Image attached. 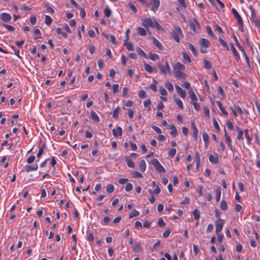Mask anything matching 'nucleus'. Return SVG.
Returning a JSON list of instances; mask_svg holds the SVG:
<instances>
[{"instance_id": "59", "label": "nucleus", "mask_w": 260, "mask_h": 260, "mask_svg": "<svg viewBox=\"0 0 260 260\" xmlns=\"http://www.w3.org/2000/svg\"><path fill=\"white\" fill-rule=\"evenodd\" d=\"M224 133H225L224 137H225V139L227 143H230V142H232L231 139L230 137L227 134L225 128H224Z\"/></svg>"}, {"instance_id": "21", "label": "nucleus", "mask_w": 260, "mask_h": 260, "mask_svg": "<svg viewBox=\"0 0 260 260\" xmlns=\"http://www.w3.org/2000/svg\"><path fill=\"white\" fill-rule=\"evenodd\" d=\"M170 128L171 129L170 132V135L173 137H176L177 135V131L175 125L173 124L171 125Z\"/></svg>"}, {"instance_id": "34", "label": "nucleus", "mask_w": 260, "mask_h": 260, "mask_svg": "<svg viewBox=\"0 0 260 260\" xmlns=\"http://www.w3.org/2000/svg\"><path fill=\"white\" fill-rule=\"evenodd\" d=\"M203 62H204V67L205 68L207 69H209L211 68L212 64L210 61H209L208 60L204 59L203 61Z\"/></svg>"}, {"instance_id": "24", "label": "nucleus", "mask_w": 260, "mask_h": 260, "mask_svg": "<svg viewBox=\"0 0 260 260\" xmlns=\"http://www.w3.org/2000/svg\"><path fill=\"white\" fill-rule=\"evenodd\" d=\"M44 7L47 9V11L48 13L50 14H54V10L51 7L49 4L47 3H44Z\"/></svg>"}, {"instance_id": "3", "label": "nucleus", "mask_w": 260, "mask_h": 260, "mask_svg": "<svg viewBox=\"0 0 260 260\" xmlns=\"http://www.w3.org/2000/svg\"><path fill=\"white\" fill-rule=\"evenodd\" d=\"M157 66L160 73L165 76L167 75L168 72H170V67L169 62L167 60L165 61V65L161 63H158Z\"/></svg>"}, {"instance_id": "1", "label": "nucleus", "mask_w": 260, "mask_h": 260, "mask_svg": "<svg viewBox=\"0 0 260 260\" xmlns=\"http://www.w3.org/2000/svg\"><path fill=\"white\" fill-rule=\"evenodd\" d=\"M142 25L145 27H151L152 28H156L158 30H161L163 28L154 20H152L150 18H147L145 19H142Z\"/></svg>"}, {"instance_id": "20", "label": "nucleus", "mask_w": 260, "mask_h": 260, "mask_svg": "<svg viewBox=\"0 0 260 260\" xmlns=\"http://www.w3.org/2000/svg\"><path fill=\"white\" fill-rule=\"evenodd\" d=\"M144 69L148 73H152V72H156L155 70H154L153 68L149 64L144 63Z\"/></svg>"}, {"instance_id": "52", "label": "nucleus", "mask_w": 260, "mask_h": 260, "mask_svg": "<svg viewBox=\"0 0 260 260\" xmlns=\"http://www.w3.org/2000/svg\"><path fill=\"white\" fill-rule=\"evenodd\" d=\"M176 153V150L175 148H172L169 150V154L171 157H173Z\"/></svg>"}, {"instance_id": "50", "label": "nucleus", "mask_w": 260, "mask_h": 260, "mask_svg": "<svg viewBox=\"0 0 260 260\" xmlns=\"http://www.w3.org/2000/svg\"><path fill=\"white\" fill-rule=\"evenodd\" d=\"M146 92L144 90H140L139 92V96L140 98L144 99L146 98Z\"/></svg>"}, {"instance_id": "29", "label": "nucleus", "mask_w": 260, "mask_h": 260, "mask_svg": "<svg viewBox=\"0 0 260 260\" xmlns=\"http://www.w3.org/2000/svg\"><path fill=\"white\" fill-rule=\"evenodd\" d=\"M165 87L167 88V89L170 91H173L174 89L173 85V84L170 83L169 81L165 82Z\"/></svg>"}, {"instance_id": "53", "label": "nucleus", "mask_w": 260, "mask_h": 260, "mask_svg": "<svg viewBox=\"0 0 260 260\" xmlns=\"http://www.w3.org/2000/svg\"><path fill=\"white\" fill-rule=\"evenodd\" d=\"M157 224L158 226L160 227H164L166 224L165 222L164 221L163 219L161 218H158Z\"/></svg>"}, {"instance_id": "46", "label": "nucleus", "mask_w": 260, "mask_h": 260, "mask_svg": "<svg viewBox=\"0 0 260 260\" xmlns=\"http://www.w3.org/2000/svg\"><path fill=\"white\" fill-rule=\"evenodd\" d=\"M203 139L204 142H209V137L208 134L206 132H204L202 134Z\"/></svg>"}, {"instance_id": "40", "label": "nucleus", "mask_w": 260, "mask_h": 260, "mask_svg": "<svg viewBox=\"0 0 260 260\" xmlns=\"http://www.w3.org/2000/svg\"><path fill=\"white\" fill-rule=\"evenodd\" d=\"M137 52L139 55L142 56L144 58H147V54L144 52V51L141 48H138L137 49Z\"/></svg>"}, {"instance_id": "22", "label": "nucleus", "mask_w": 260, "mask_h": 260, "mask_svg": "<svg viewBox=\"0 0 260 260\" xmlns=\"http://www.w3.org/2000/svg\"><path fill=\"white\" fill-rule=\"evenodd\" d=\"M188 92L190 95V98L193 101V102L198 101V99L196 96V95L195 93L193 92V89L192 88H190L189 89Z\"/></svg>"}, {"instance_id": "43", "label": "nucleus", "mask_w": 260, "mask_h": 260, "mask_svg": "<svg viewBox=\"0 0 260 260\" xmlns=\"http://www.w3.org/2000/svg\"><path fill=\"white\" fill-rule=\"evenodd\" d=\"M139 215V212L136 210H133L129 215L130 218L137 216Z\"/></svg>"}, {"instance_id": "56", "label": "nucleus", "mask_w": 260, "mask_h": 260, "mask_svg": "<svg viewBox=\"0 0 260 260\" xmlns=\"http://www.w3.org/2000/svg\"><path fill=\"white\" fill-rule=\"evenodd\" d=\"M226 123L228 128L230 130H233L234 128V126L232 122L230 120H226Z\"/></svg>"}, {"instance_id": "25", "label": "nucleus", "mask_w": 260, "mask_h": 260, "mask_svg": "<svg viewBox=\"0 0 260 260\" xmlns=\"http://www.w3.org/2000/svg\"><path fill=\"white\" fill-rule=\"evenodd\" d=\"M137 30L138 34L141 36H145L147 35L146 30L141 27H137Z\"/></svg>"}, {"instance_id": "9", "label": "nucleus", "mask_w": 260, "mask_h": 260, "mask_svg": "<svg viewBox=\"0 0 260 260\" xmlns=\"http://www.w3.org/2000/svg\"><path fill=\"white\" fill-rule=\"evenodd\" d=\"M1 20L5 22H8L11 20V16L6 13H3L1 15Z\"/></svg>"}, {"instance_id": "7", "label": "nucleus", "mask_w": 260, "mask_h": 260, "mask_svg": "<svg viewBox=\"0 0 260 260\" xmlns=\"http://www.w3.org/2000/svg\"><path fill=\"white\" fill-rule=\"evenodd\" d=\"M153 190L149 189V192L152 193L158 194L160 192V189L157 184H156L154 181L152 182Z\"/></svg>"}, {"instance_id": "38", "label": "nucleus", "mask_w": 260, "mask_h": 260, "mask_svg": "<svg viewBox=\"0 0 260 260\" xmlns=\"http://www.w3.org/2000/svg\"><path fill=\"white\" fill-rule=\"evenodd\" d=\"M206 31L208 34L212 37L213 38H215L214 35L212 30L211 27L209 25L206 26Z\"/></svg>"}, {"instance_id": "45", "label": "nucleus", "mask_w": 260, "mask_h": 260, "mask_svg": "<svg viewBox=\"0 0 260 260\" xmlns=\"http://www.w3.org/2000/svg\"><path fill=\"white\" fill-rule=\"evenodd\" d=\"M159 91L161 95L166 96L168 93L166 90L163 87H160L159 88Z\"/></svg>"}, {"instance_id": "36", "label": "nucleus", "mask_w": 260, "mask_h": 260, "mask_svg": "<svg viewBox=\"0 0 260 260\" xmlns=\"http://www.w3.org/2000/svg\"><path fill=\"white\" fill-rule=\"evenodd\" d=\"M122 135V128L118 126L116 129H115V137H118L119 136H121Z\"/></svg>"}, {"instance_id": "58", "label": "nucleus", "mask_w": 260, "mask_h": 260, "mask_svg": "<svg viewBox=\"0 0 260 260\" xmlns=\"http://www.w3.org/2000/svg\"><path fill=\"white\" fill-rule=\"evenodd\" d=\"M204 112L205 115L209 118L210 117V111L208 107L205 106L204 107Z\"/></svg>"}, {"instance_id": "13", "label": "nucleus", "mask_w": 260, "mask_h": 260, "mask_svg": "<svg viewBox=\"0 0 260 260\" xmlns=\"http://www.w3.org/2000/svg\"><path fill=\"white\" fill-rule=\"evenodd\" d=\"M174 75L180 79H185L186 78V74L181 72V70L175 71Z\"/></svg>"}, {"instance_id": "33", "label": "nucleus", "mask_w": 260, "mask_h": 260, "mask_svg": "<svg viewBox=\"0 0 260 260\" xmlns=\"http://www.w3.org/2000/svg\"><path fill=\"white\" fill-rule=\"evenodd\" d=\"M194 218L196 220H198L200 218V211L198 209H194L192 212Z\"/></svg>"}, {"instance_id": "57", "label": "nucleus", "mask_w": 260, "mask_h": 260, "mask_svg": "<svg viewBox=\"0 0 260 260\" xmlns=\"http://www.w3.org/2000/svg\"><path fill=\"white\" fill-rule=\"evenodd\" d=\"M129 5V9L134 12V13H136L137 11V9L136 8V7H135V6L133 4H132V3H129L128 4Z\"/></svg>"}, {"instance_id": "2", "label": "nucleus", "mask_w": 260, "mask_h": 260, "mask_svg": "<svg viewBox=\"0 0 260 260\" xmlns=\"http://www.w3.org/2000/svg\"><path fill=\"white\" fill-rule=\"evenodd\" d=\"M175 30H172L171 34L172 37L176 41L179 43L180 41L179 36H183L181 28L178 26H175Z\"/></svg>"}, {"instance_id": "47", "label": "nucleus", "mask_w": 260, "mask_h": 260, "mask_svg": "<svg viewBox=\"0 0 260 260\" xmlns=\"http://www.w3.org/2000/svg\"><path fill=\"white\" fill-rule=\"evenodd\" d=\"M106 190H107V192L109 193H112L113 192V191L114 190L113 185V184H109L106 188Z\"/></svg>"}, {"instance_id": "5", "label": "nucleus", "mask_w": 260, "mask_h": 260, "mask_svg": "<svg viewBox=\"0 0 260 260\" xmlns=\"http://www.w3.org/2000/svg\"><path fill=\"white\" fill-rule=\"evenodd\" d=\"M224 224L223 220L221 218H218V220L215 222V226H216V233L218 234L219 233L223 228Z\"/></svg>"}, {"instance_id": "62", "label": "nucleus", "mask_w": 260, "mask_h": 260, "mask_svg": "<svg viewBox=\"0 0 260 260\" xmlns=\"http://www.w3.org/2000/svg\"><path fill=\"white\" fill-rule=\"evenodd\" d=\"M133 175L134 178H142L143 177L142 174L137 171L134 172Z\"/></svg>"}, {"instance_id": "28", "label": "nucleus", "mask_w": 260, "mask_h": 260, "mask_svg": "<svg viewBox=\"0 0 260 260\" xmlns=\"http://www.w3.org/2000/svg\"><path fill=\"white\" fill-rule=\"evenodd\" d=\"M237 131H238V135L237 136V140H241L243 139V131L239 128V127H237Z\"/></svg>"}, {"instance_id": "35", "label": "nucleus", "mask_w": 260, "mask_h": 260, "mask_svg": "<svg viewBox=\"0 0 260 260\" xmlns=\"http://www.w3.org/2000/svg\"><path fill=\"white\" fill-rule=\"evenodd\" d=\"M220 208L223 211H225L228 209L227 203L224 200H222L220 205Z\"/></svg>"}, {"instance_id": "14", "label": "nucleus", "mask_w": 260, "mask_h": 260, "mask_svg": "<svg viewBox=\"0 0 260 260\" xmlns=\"http://www.w3.org/2000/svg\"><path fill=\"white\" fill-rule=\"evenodd\" d=\"M173 68L175 71L176 70L183 71L185 70L184 66L179 62H177L173 66Z\"/></svg>"}, {"instance_id": "23", "label": "nucleus", "mask_w": 260, "mask_h": 260, "mask_svg": "<svg viewBox=\"0 0 260 260\" xmlns=\"http://www.w3.org/2000/svg\"><path fill=\"white\" fill-rule=\"evenodd\" d=\"M153 43L159 49H162L163 47L161 44L155 38H153Z\"/></svg>"}, {"instance_id": "63", "label": "nucleus", "mask_w": 260, "mask_h": 260, "mask_svg": "<svg viewBox=\"0 0 260 260\" xmlns=\"http://www.w3.org/2000/svg\"><path fill=\"white\" fill-rule=\"evenodd\" d=\"M196 101L194 102H192V104L193 105V107H194V109L197 111H199L200 109V105L199 103H196L195 102Z\"/></svg>"}, {"instance_id": "19", "label": "nucleus", "mask_w": 260, "mask_h": 260, "mask_svg": "<svg viewBox=\"0 0 260 260\" xmlns=\"http://www.w3.org/2000/svg\"><path fill=\"white\" fill-rule=\"evenodd\" d=\"M91 118L94 121L98 122L100 121V118L98 115L94 111H91L90 112Z\"/></svg>"}, {"instance_id": "27", "label": "nucleus", "mask_w": 260, "mask_h": 260, "mask_svg": "<svg viewBox=\"0 0 260 260\" xmlns=\"http://www.w3.org/2000/svg\"><path fill=\"white\" fill-rule=\"evenodd\" d=\"M157 81L155 79H153L152 83L151 84L150 88L154 92L157 91Z\"/></svg>"}, {"instance_id": "54", "label": "nucleus", "mask_w": 260, "mask_h": 260, "mask_svg": "<svg viewBox=\"0 0 260 260\" xmlns=\"http://www.w3.org/2000/svg\"><path fill=\"white\" fill-rule=\"evenodd\" d=\"M79 9L80 11V15H81V18H85V17L86 16V12H85V9L82 7H80V8H79Z\"/></svg>"}, {"instance_id": "48", "label": "nucleus", "mask_w": 260, "mask_h": 260, "mask_svg": "<svg viewBox=\"0 0 260 260\" xmlns=\"http://www.w3.org/2000/svg\"><path fill=\"white\" fill-rule=\"evenodd\" d=\"M3 26L5 27L6 28H7L8 30L13 31L15 30V28L12 25L6 24H3Z\"/></svg>"}, {"instance_id": "44", "label": "nucleus", "mask_w": 260, "mask_h": 260, "mask_svg": "<svg viewBox=\"0 0 260 260\" xmlns=\"http://www.w3.org/2000/svg\"><path fill=\"white\" fill-rule=\"evenodd\" d=\"M219 41L220 42L221 45L223 47H224L225 48H226V49L227 50H229V47L227 44V43L223 40L221 38H219Z\"/></svg>"}, {"instance_id": "16", "label": "nucleus", "mask_w": 260, "mask_h": 260, "mask_svg": "<svg viewBox=\"0 0 260 260\" xmlns=\"http://www.w3.org/2000/svg\"><path fill=\"white\" fill-rule=\"evenodd\" d=\"M209 161L214 164H217L218 162V157L217 156H214L211 154L209 155Z\"/></svg>"}, {"instance_id": "64", "label": "nucleus", "mask_w": 260, "mask_h": 260, "mask_svg": "<svg viewBox=\"0 0 260 260\" xmlns=\"http://www.w3.org/2000/svg\"><path fill=\"white\" fill-rule=\"evenodd\" d=\"M253 22L256 26L260 27V19L254 17V21Z\"/></svg>"}, {"instance_id": "18", "label": "nucleus", "mask_w": 260, "mask_h": 260, "mask_svg": "<svg viewBox=\"0 0 260 260\" xmlns=\"http://www.w3.org/2000/svg\"><path fill=\"white\" fill-rule=\"evenodd\" d=\"M139 168L140 170L143 172L145 171L146 169V164L144 160L142 159L140 161L139 164Z\"/></svg>"}, {"instance_id": "42", "label": "nucleus", "mask_w": 260, "mask_h": 260, "mask_svg": "<svg viewBox=\"0 0 260 260\" xmlns=\"http://www.w3.org/2000/svg\"><path fill=\"white\" fill-rule=\"evenodd\" d=\"M245 137L248 143H250L251 141V139L249 135V131L248 129H245L244 131Z\"/></svg>"}, {"instance_id": "26", "label": "nucleus", "mask_w": 260, "mask_h": 260, "mask_svg": "<svg viewBox=\"0 0 260 260\" xmlns=\"http://www.w3.org/2000/svg\"><path fill=\"white\" fill-rule=\"evenodd\" d=\"M217 106L219 108L220 110L225 115L227 116L228 115V112L225 110L222 107V105L220 101H218L216 102Z\"/></svg>"}, {"instance_id": "31", "label": "nucleus", "mask_w": 260, "mask_h": 260, "mask_svg": "<svg viewBox=\"0 0 260 260\" xmlns=\"http://www.w3.org/2000/svg\"><path fill=\"white\" fill-rule=\"evenodd\" d=\"M141 250L140 244L138 243H135L133 247V251L135 252H139Z\"/></svg>"}, {"instance_id": "11", "label": "nucleus", "mask_w": 260, "mask_h": 260, "mask_svg": "<svg viewBox=\"0 0 260 260\" xmlns=\"http://www.w3.org/2000/svg\"><path fill=\"white\" fill-rule=\"evenodd\" d=\"M199 44L201 47H205L207 48L209 46V42L206 39L201 38L199 40Z\"/></svg>"}, {"instance_id": "37", "label": "nucleus", "mask_w": 260, "mask_h": 260, "mask_svg": "<svg viewBox=\"0 0 260 260\" xmlns=\"http://www.w3.org/2000/svg\"><path fill=\"white\" fill-rule=\"evenodd\" d=\"M149 58L152 60L155 61L159 59V56L155 53H150Z\"/></svg>"}, {"instance_id": "8", "label": "nucleus", "mask_w": 260, "mask_h": 260, "mask_svg": "<svg viewBox=\"0 0 260 260\" xmlns=\"http://www.w3.org/2000/svg\"><path fill=\"white\" fill-rule=\"evenodd\" d=\"M151 2H152V5L151 8V10L153 11L154 12H155L158 10L160 5L159 0H151L150 3Z\"/></svg>"}, {"instance_id": "41", "label": "nucleus", "mask_w": 260, "mask_h": 260, "mask_svg": "<svg viewBox=\"0 0 260 260\" xmlns=\"http://www.w3.org/2000/svg\"><path fill=\"white\" fill-rule=\"evenodd\" d=\"M188 48L191 51L192 53L195 56L197 55L198 53L193 45L190 43H188Z\"/></svg>"}, {"instance_id": "4", "label": "nucleus", "mask_w": 260, "mask_h": 260, "mask_svg": "<svg viewBox=\"0 0 260 260\" xmlns=\"http://www.w3.org/2000/svg\"><path fill=\"white\" fill-rule=\"evenodd\" d=\"M151 163L158 172H166V170L156 158H153L151 161Z\"/></svg>"}, {"instance_id": "17", "label": "nucleus", "mask_w": 260, "mask_h": 260, "mask_svg": "<svg viewBox=\"0 0 260 260\" xmlns=\"http://www.w3.org/2000/svg\"><path fill=\"white\" fill-rule=\"evenodd\" d=\"M173 100L175 102V103L178 105V106L181 109H183V103H182V102L181 101V100L178 97H176L175 96H174L173 97Z\"/></svg>"}, {"instance_id": "32", "label": "nucleus", "mask_w": 260, "mask_h": 260, "mask_svg": "<svg viewBox=\"0 0 260 260\" xmlns=\"http://www.w3.org/2000/svg\"><path fill=\"white\" fill-rule=\"evenodd\" d=\"M52 21V18L49 16H45V22L48 26H50L51 24Z\"/></svg>"}, {"instance_id": "15", "label": "nucleus", "mask_w": 260, "mask_h": 260, "mask_svg": "<svg viewBox=\"0 0 260 260\" xmlns=\"http://www.w3.org/2000/svg\"><path fill=\"white\" fill-rule=\"evenodd\" d=\"M232 12L233 15H234L235 17L236 18L238 22H241V21H243L241 16L238 13V12L236 10V9L233 8L232 9Z\"/></svg>"}, {"instance_id": "60", "label": "nucleus", "mask_w": 260, "mask_h": 260, "mask_svg": "<svg viewBox=\"0 0 260 260\" xmlns=\"http://www.w3.org/2000/svg\"><path fill=\"white\" fill-rule=\"evenodd\" d=\"M135 227L136 229L140 230L142 229V223L140 221H137L135 223Z\"/></svg>"}, {"instance_id": "12", "label": "nucleus", "mask_w": 260, "mask_h": 260, "mask_svg": "<svg viewBox=\"0 0 260 260\" xmlns=\"http://www.w3.org/2000/svg\"><path fill=\"white\" fill-rule=\"evenodd\" d=\"M25 171L27 172H29L32 171H36L38 169V166L37 164H34L32 165H27L25 166Z\"/></svg>"}, {"instance_id": "51", "label": "nucleus", "mask_w": 260, "mask_h": 260, "mask_svg": "<svg viewBox=\"0 0 260 260\" xmlns=\"http://www.w3.org/2000/svg\"><path fill=\"white\" fill-rule=\"evenodd\" d=\"M125 45L128 50H134L133 44L130 42L125 43Z\"/></svg>"}, {"instance_id": "6", "label": "nucleus", "mask_w": 260, "mask_h": 260, "mask_svg": "<svg viewBox=\"0 0 260 260\" xmlns=\"http://www.w3.org/2000/svg\"><path fill=\"white\" fill-rule=\"evenodd\" d=\"M200 28V25L199 22L196 19H194L193 21L189 22V27L191 30L196 32V27Z\"/></svg>"}, {"instance_id": "49", "label": "nucleus", "mask_w": 260, "mask_h": 260, "mask_svg": "<svg viewBox=\"0 0 260 260\" xmlns=\"http://www.w3.org/2000/svg\"><path fill=\"white\" fill-rule=\"evenodd\" d=\"M183 54V58L186 60L187 62H191V59L189 56V55L188 54H187L185 52H183L182 53Z\"/></svg>"}, {"instance_id": "39", "label": "nucleus", "mask_w": 260, "mask_h": 260, "mask_svg": "<svg viewBox=\"0 0 260 260\" xmlns=\"http://www.w3.org/2000/svg\"><path fill=\"white\" fill-rule=\"evenodd\" d=\"M34 34L37 36L35 37L34 39L37 40L38 38H41V33L40 30L38 28H35L34 30Z\"/></svg>"}, {"instance_id": "30", "label": "nucleus", "mask_w": 260, "mask_h": 260, "mask_svg": "<svg viewBox=\"0 0 260 260\" xmlns=\"http://www.w3.org/2000/svg\"><path fill=\"white\" fill-rule=\"evenodd\" d=\"M126 161L127 166L132 168H134L135 167V164L133 161L129 158L128 157L126 158Z\"/></svg>"}, {"instance_id": "61", "label": "nucleus", "mask_w": 260, "mask_h": 260, "mask_svg": "<svg viewBox=\"0 0 260 260\" xmlns=\"http://www.w3.org/2000/svg\"><path fill=\"white\" fill-rule=\"evenodd\" d=\"M133 189V185L130 183H127L125 185V189L127 191H129Z\"/></svg>"}, {"instance_id": "55", "label": "nucleus", "mask_w": 260, "mask_h": 260, "mask_svg": "<svg viewBox=\"0 0 260 260\" xmlns=\"http://www.w3.org/2000/svg\"><path fill=\"white\" fill-rule=\"evenodd\" d=\"M243 56L245 58V59L246 60L247 67L249 69H251V66H250V60H249V58L248 55H247V54H245V55H243Z\"/></svg>"}, {"instance_id": "10", "label": "nucleus", "mask_w": 260, "mask_h": 260, "mask_svg": "<svg viewBox=\"0 0 260 260\" xmlns=\"http://www.w3.org/2000/svg\"><path fill=\"white\" fill-rule=\"evenodd\" d=\"M175 88L177 92L179 94L180 96L182 98L184 99L186 97V93L185 91L183 90L179 86L176 85Z\"/></svg>"}]
</instances>
